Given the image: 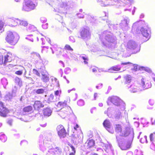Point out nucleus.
Wrapping results in <instances>:
<instances>
[{
  "label": "nucleus",
  "instance_id": "nucleus-1",
  "mask_svg": "<svg viewBox=\"0 0 155 155\" xmlns=\"http://www.w3.org/2000/svg\"><path fill=\"white\" fill-rule=\"evenodd\" d=\"M99 39L104 47L114 48L117 44L116 37L111 32L104 31L100 35Z\"/></svg>",
  "mask_w": 155,
  "mask_h": 155
},
{
  "label": "nucleus",
  "instance_id": "nucleus-2",
  "mask_svg": "<svg viewBox=\"0 0 155 155\" xmlns=\"http://www.w3.org/2000/svg\"><path fill=\"white\" fill-rule=\"evenodd\" d=\"M115 132L120 136L126 137L129 136L130 140H133L134 134L132 130L130 132L128 131L126 128H123L122 126L119 124H116L114 126Z\"/></svg>",
  "mask_w": 155,
  "mask_h": 155
},
{
  "label": "nucleus",
  "instance_id": "nucleus-3",
  "mask_svg": "<svg viewBox=\"0 0 155 155\" xmlns=\"http://www.w3.org/2000/svg\"><path fill=\"white\" fill-rule=\"evenodd\" d=\"M51 137H50L47 140H44L42 142H41L39 144L40 148L41 150L44 152L47 149L48 151L46 155H54V148H51Z\"/></svg>",
  "mask_w": 155,
  "mask_h": 155
},
{
  "label": "nucleus",
  "instance_id": "nucleus-4",
  "mask_svg": "<svg viewBox=\"0 0 155 155\" xmlns=\"http://www.w3.org/2000/svg\"><path fill=\"white\" fill-rule=\"evenodd\" d=\"M111 103L114 105L118 107L122 111L125 110V104L123 101L118 97L116 96H112L109 97L107 99V104L110 105Z\"/></svg>",
  "mask_w": 155,
  "mask_h": 155
},
{
  "label": "nucleus",
  "instance_id": "nucleus-5",
  "mask_svg": "<svg viewBox=\"0 0 155 155\" xmlns=\"http://www.w3.org/2000/svg\"><path fill=\"white\" fill-rule=\"evenodd\" d=\"M18 35L15 32L8 31L5 38L6 41L12 45H15L19 39Z\"/></svg>",
  "mask_w": 155,
  "mask_h": 155
},
{
  "label": "nucleus",
  "instance_id": "nucleus-6",
  "mask_svg": "<svg viewBox=\"0 0 155 155\" xmlns=\"http://www.w3.org/2000/svg\"><path fill=\"white\" fill-rule=\"evenodd\" d=\"M37 5L36 0H24L22 10L30 12L35 9Z\"/></svg>",
  "mask_w": 155,
  "mask_h": 155
},
{
  "label": "nucleus",
  "instance_id": "nucleus-7",
  "mask_svg": "<svg viewBox=\"0 0 155 155\" xmlns=\"http://www.w3.org/2000/svg\"><path fill=\"white\" fill-rule=\"evenodd\" d=\"M80 35L81 38L87 40L91 38V34L88 28H83L80 31Z\"/></svg>",
  "mask_w": 155,
  "mask_h": 155
},
{
  "label": "nucleus",
  "instance_id": "nucleus-8",
  "mask_svg": "<svg viewBox=\"0 0 155 155\" xmlns=\"http://www.w3.org/2000/svg\"><path fill=\"white\" fill-rule=\"evenodd\" d=\"M117 140L118 142L119 147L123 150H126L128 149L130 147L131 143L130 142L125 143L124 141H121L119 137H117Z\"/></svg>",
  "mask_w": 155,
  "mask_h": 155
},
{
  "label": "nucleus",
  "instance_id": "nucleus-9",
  "mask_svg": "<svg viewBox=\"0 0 155 155\" xmlns=\"http://www.w3.org/2000/svg\"><path fill=\"white\" fill-rule=\"evenodd\" d=\"M117 0H97V2L102 6H107L114 5L116 3Z\"/></svg>",
  "mask_w": 155,
  "mask_h": 155
},
{
  "label": "nucleus",
  "instance_id": "nucleus-10",
  "mask_svg": "<svg viewBox=\"0 0 155 155\" xmlns=\"http://www.w3.org/2000/svg\"><path fill=\"white\" fill-rule=\"evenodd\" d=\"M57 130L58 136L60 138L65 137L67 133L64 127L62 125H59L57 127Z\"/></svg>",
  "mask_w": 155,
  "mask_h": 155
},
{
  "label": "nucleus",
  "instance_id": "nucleus-11",
  "mask_svg": "<svg viewBox=\"0 0 155 155\" xmlns=\"http://www.w3.org/2000/svg\"><path fill=\"white\" fill-rule=\"evenodd\" d=\"M129 22V19L127 17H125L124 19L121 20L120 23V25L121 28L124 31H127L129 28L128 24Z\"/></svg>",
  "mask_w": 155,
  "mask_h": 155
},
{
  "label": "nucleus",
  "instance_id": "nucleus-12",
  "mask_svg": "<svg viewBox=\"0 0 155 155\" xmlns=\"http://www.w3.org/2000/svg\"><path fill=\"white\" fill-rule=\"evenodd\" d=\"M127 87L130 88L129 91L132 93H135L138 91H142V89L140 87L139 84H133L131 85L128 84Z\"/></svg>",
  "mask_w": 155,
  "mask_h": 155
},
{
  "label": "nucleus",
  "instance_id": "nucleus-13",
  "mask_svg": "<svg viewBox=\"0 0 155 155\" xmlns=\"http://www.w3.org/2000/svg\"><path fill=\"white\" fill-rule=\"evenodd\" d=\"M140 31L143 35L148 39L146 41L148 40L150 38V31L149 28L142 27L141 28Z\"/></svg>",
  "mask_w": 155,
  "mask_h": 155
},
{
  "label": "nucleus",
  "instance_id": "nucleus-14",
  "mask_svg": "<svg viewBox=\"0 0 155 155\" xmlns=\"http://www.w3.org/2000/svg\"><path fill=\"white\" fill-rule=\"evenodd\" d=\"M118 110L116 111L114 115V117L116 120H118L121 118L123 116V112H124V114H125V117H126V115L127 114L126 111L124 110L122 111L121 109L118 108Z\"/></svg>",
  "mask_w": 155,
  "mask_h": 155
},
{
  "label": "nucleus",
  "instance_id": "nucleus-15",
  "mask_svg": "<svg viewBox=\"0 0 155 155\" xmlns=\"http://www.w3.org/2000/svg\"><path fill=\"white\" fill-rule=\"evenodd\" d=\"M144 79L142 78L141 79V82L139 84L140 87L142 89V91L145 90L151 87V85L150 83H145Z\"/></svg>",
  "mask_w": 155,
  "mask_h": 155
},
{
  "label": "nucleus",
  "instance_id": "nucleus-16",
  "mask_svg": "<svg viewBox=\"0 0 155 155\" xmlns=\"http://www.w3.org/2000/svg\"><path fill=\"white\" fill-rule=\"evenodd\" d=\"M103 125L109 132L111 133H113L114 132V131L110 128L111 125L109 120H105L103 123Z\"/></svg>",
  "mask_w": 155,
  "mask_h": 155
},
{
  "label": "nucleus",
  "instance_id": "nucleus-17",
  "mask_svg": "<svg viewBox=\"0 0 155 155\" xmlns=\"http://www.w3.org/2000/svg\"><path fill=\"white\" fill-rule=\"evenodd\" d=\"M9 112L8 109L5 107L2 106L0 108V116L4 117H6Z\"/></svg>",
  "mask_w": 155,
  "mask_h": 155
},
{
  "label": "nucleus",
  "instance_id": "nucleus-18",
  "mask_svg": "<svg viewBox=\"0 0 155 155\" xmlns=\"http://www.w3.org/2000/svg\"><path fill=\"white\" fill-rule=\"evenodd\" d=\"M12 60V54L10 52H8L7 54L4 56V65H5L7 62H11Z\"/></svg>",
  "mask_w": 155,
  "mask_h": 155
},
{
  "label": "nucleus",
  "instance_id": "nucleus-19",
  "mask_svg": "<svg viewBox=\"0 0 155 155\" xmlns=\"http://www.w3.org/2000/svg\"><path fill=\"white\" fill-rule=\"evenodd\" d=\"M44 107V105L41 102L39 101H35L34 105V107L35 110H39Z\"/></svg>",
  "mask_w": 155,
  "mask_h": 155
},
{
  "label": "nucleus",
  "instance_id": "nucleus-20",
  "mask_svg": "<svg viewBox=\"0 0 155 155\" xmlns=\"http://www.w3.org/2000/svg\"><path fill=\"white\" fill-rule=\"evenodd\" d=\"M137 45L135 42L130 40L129 41L127 44V48L130 49H134L137 48Z\"/></svg>",
  "mask_w": 155,
  "mask_h": 155
},
{
  "label": "nucleus",
  "instance_id": "nucleus-21",
  "mask_svg": "<svg viewBox=\"0 0 155 155\" xmlns=\"http://www.w3.org/2000/svg\"><path fill=\"white\" fill-rule=\"evenodd\" d=\"M132 77L130 75L127 74L124 77L123 83L125 84L130 83L132 80Z\"/></svg>",
  "mask_w": 155,
  "mask_h": 155
},
{
  "label": "nucleus",
  "instance_id": "nucleus-22",
  "mask_svg": "<svg viewBox=\"0 0 155 155\" xmlns=\"http://www.w3.org/2000/svg\"><path fill=\"white\" fill-rule=\"evenodd\" d=\"M32 110V107L31 106H28L25 107L23 109V114H26L31 113Z\"/></svg>",
  "mask_w": 155,
  "mask_h": 155
},
{
  "label": "nucleus",
  "instance_id": "nucleus-23",
  "mask_svg": "<svg viewBox=\"0 0 155 155\" xmlns=\"http://www.w3.org/2000/svg\"><path fill=\"white\" fill-rule=\"evenodd\" d=\"M94 144V141L92 139L87 140L85 143V146H87V148H90L93 147Z\"/></svg>",
  "mask_w": 155,
  "mask_h": 155
},
{
  "label": "nucleus",
  "instance_id": "nucleus-24",
  "mask_svg": "<svg viewBox=\"0 0 155 155\" xmlns=\"http://www.w3.org/2000/svg\"><path fill=\"white\" fill-rule=\"evenodd\" d=\"M52 112V110L49 108H47L43 110V114L45 116H50Z\"/></svg>",
  "mask_w": 155,
  "mask_h": 155
},
{
  "label": "nucleus",
  "instance_id": "nucleus-25",
  "mask_svg": "<svg viewBox=\"0 0 155 155\" xmlns=\"http://www.w3.org/2000/svg\"><path fill=\"white\" fill-rule=\"evenodd\" d=\"M116 3L114 5H116L117 8H121L125 6L126 4L124 2L120 0H117Z\"/></svg>",
  "mask_w": 155,
  "mask_h": 155
},
{
  "label": "nucleus",
  "instance_id": "nucleus-26",
  "mask_svg": "<svg viewBox=\"0 0 155 155\" xmlns=\"http://www.w3.org/2000/svg\"><path fill=\"white\" fill-rule=\"evenodd\" d=\"M10 21L11 23L10 24V26H15L18 25L19 22H20V20L18 19H12L10 20Z\"/></svg>",
  "mask_w": 155,
  "mask_h": 155
},
{
  "label": "nucleus",
  "instance_id": "nucleus-27",
  "mask_svg": "<svg viewBox=\"0 0 155 155\" xmlns=\"http://www.w3.org/2000/svg\"><path fill=\"white\" fill-rule=\"evenodd\" d=\"M42 77L41 78V80L43 82L46 83L48 82L49 80L48 74L42 75Z\"/></svg>",
  "mask_w": 155,
  "mask_h": 155
},
{
  "label": "nucleus",
  "instance_id": "nucleus-28",
  "mask_svg": "<svg viewBox=\"0 0 155 155\" xmlns=\"http://www.w3.org/2000/svg\"><path fill=\"white\" fill-rule=\"evenodd\" d=\"M103 15H104V16L106 17L105 18V20H106V22L107 23V25L109 26V28H110V27L112 26V25L111 24V22L110 21H109V20L107 19L108 17L107 15L108 13L107 12H104L103 13Z\"/></svg>",
  "mask_w": 155,
  "mask_h": 155
},
{
  "label": "nucleus",
  "instance_id": "nucleus-29",
  "mask_svg": "<svg viewBox=\"0 0 155 155\" xmlns=\"http://www.w3.org/2000/svg\"><path fill=\"white\" fill-rule=\"evenodd\" d=\"M120 67L119 65L114 66L110 68L108 71H119L120 69Z\"/></svg>",
  "mask_w": 155,
  "mask_h": 155
},
{
  "label": "nucleus",
  "instance_id": "nucleus-30",
  "mask_svg": "<svg viewBox=\"0 0 155 155\" xmlns=\"http://www.w3.org/2000/svg\"><path fill=\"white\" fill-rule=\"evenodd\" d=\"M13 96L12 94L10 92H8L6 93L5 97V98L6 100H10L12 98Z\"/></svg>",
  "mask_w": 155,
  "mask_h": 155
},
{
  "label": "nucleus",
  "instance_id": "nucleus-31",
  "mask_svg": "<svg viewBox=\"0 0 155 155\" xmlns=\"http://www.w3.org/2000/svg\"><path fill=\"white\" fill-rule=\"evenodd\" d=\"M39 71L42 75L48 73L47 71L45 70V67L44 66H42L41 67V68L39 69Z\"/></svg>",
  "mask_w": 155,
  "mask_h": 155
},
{
  "label": "nucleus",
  "instance_id": "nucleus-32",
  "mask_svg": "<svg viewBox=\"0 0 155 155\" xmlns=\"http://www.w3.org/2000/svg\"><path fill=\"white\" fill-rule=\"evenodd\" d=\"M54 152L55 154H60L61 153V150L59 147H57L54 148Z\"/></svg>",
  "mask_w": 155,
  "mask_h": 155
},
{
  "label": "nucleus",
  "instance_id": "nucleus-33",
  "mask_svg": "<svg viewBox=\"0 0 155 155\" xmlns=\"http://www.w3.org/2000/svg\"><path fill=\"white\" fill-rule=\"evenodd\" d=\"M67 105L66 102H59L57 104V106L58 107L62 108L65 106Z\"/></svg>",
  "mask_w": 155,
  "mask_h": 155
},
{
  "label": "nucleus",
  "instance_id": "nucleus-34",
  "mask_svg": "<svg viewBox=\"0 0 155 155\" xmlns=\"http://www.w3.org/2000/svg\"><path fill=\"white\" fill-rule=\"evenodd\" d=\"M28 23L27 21L23 20H20L19 22L18 25L25 27L28 25Z\"/></svg>",
  "mask_w": 155,
  "mask_h": 155
},
{
  "label": "nucleus",
  "instance_id": "nucleus-35",
  "mask_svg": "<svg viewBox=\"0 0 155 155\" xmlns=\"http://www.w3.org/2000/svg\"><path fill=\"white\" fill-rule=\"evenodd\" d=\"M80 58L81 59H82L84 60V62L85 64H87L88 63L87 62L88 61L87 57L85 55H83L80 56Z\"/></svg>",
  "mask_w": 155,
  "mask_h": 155
},
{
  "label": "nucleus",
  "instance_id": "nucleus-36",
  "mask_svg": "<svg viewBox=\"0 0 155 155\" xmlns=\"http://www.w3.org/2000/svg\"><path fill=\"white\" fill-rule=\"evenodd\" d=\"M54 96L52 94H51L49 96L48 99L47 100L48 102L49 103L54 102Z\"/></svg>",
  "mask_w": 155,
  "mask_h": 155
},
{
  "label": "nucleus",
  "instance_id": "nucleus-37",
  "mask_svg": "<svg viewBox=\"0 0 155 155\" xmlns=\"http://www.w3.org/2000/svg\"><path fill=\"white\" fill-rule=\"evenodd\" d=\"M7 139V138L4 134H1L0 135V140L3 142H5Z\"/></svg>",
  "mask_w": 155,
  "mask_h": 155
},
{
  "label": "nucleus",
  "instance_id": "nucleus-38",
  "mask_svg": "<svg viewBox=\"0 0 155 155\" xmlns=\"http://www.w3.org/2000/svg\"><path fill=\"white\" fill-rule=\"evenodd\" d=\"M36 29V28L33 25H28V28L27 30L28 31H34Z\"/></svg>",
  "mask_w": 155,
  "mask_h": 155
},
{
  "label": "nucleus",
  "instance_id": "nucleus-39",
  "mask_svg": "<svg viewBox=\"0 0 155 155\" xmlns=\"http://www.w3.org/2000/svg\"><path fill=\"white\" fill-rule=\"evenodd\" d=\"M119 55V53H117L115 52H113L111 54V55L108 57L110 58L116 59L117 58V57Z\"/></svg>",
  "mask_w": 155,
  "mask_h": 155
},
{
  "label": "nucleus",
  "instance_id": "nucleus-40",
  "mask_svg": "<svg viewBox=\"0 0 155 155\" xmlns=\"http://www.w3.org/2000/svg\"><path fill=\"white\" fill-rule=\"evenodd\" d=\"M36 93L38 94H42L45 92V90L42 88L38 89L35 91Z\"/></svg>",
  "mask_w": 155,
  "mask_h": 155
},
{
  "label": "nucleus",
  "instance_id": "nucleus-41",
  "mask_svg": "<svg viewBox=\"0 0 155 155\" xmlns=\"http://www.w3.org/2000/svg\"><path fill=\"white\" fill-rule=\"evenodd\" d=\"M147 137L146 136H144L143 137H141L140 140V142L142 143H144L145 142L146 143H147Z\"/></svg>",
  "mask_w": 155,
  "mask_h": 155
},
{
  "label": "nucleus",
  "instance_id": "nucleus-42",
  "mask_svg": "<svg viewBox=\"0 0 155 155\" xmlns=\"http://www.w3.org/2000/svg\"><path fill=\"white\" fill-rule=\"evenodd\" d=\"M2 82L4 87L5 88L6 86L8 84L7 80L5 78H3L2 80Z\"/></svg>",
  "mask_w": 155,
  "mask_h": 155
},
{
  "label": "nucleus",
  "instance_id": "nucleus-43",
  "mask_svg": "<svg viewBox=\"0 0 155 155\" xmlns=\"http://www.w3.org/2000/svg\"><path fill=\"white\" fill-rule=\"evenodd\" d=\"M15 80L16 83L19 87H21L22 85V81L19 78H15Z\"/></svg>",
  "mask_w": 155,
  "mask_h": 155
},
{
  "label": "nucleus",
  "instance_id": "nucleus-44",
  "mask_svg": "<svg viewBox=\"0 0 155 155\" xmlns=\"http://www.w3.org/2000/svg\"><path fill=\"white\" fill-rule=\"evenodd\" d=\"M111 110V108H108L107 111H105L104 112L105 114H107L109 117H112V115L110 114V112Z\"/></svg>",
  "mask_w": 155,
  "mask_h": 155
},
{
  "label": "nucleus",
  "instance_id": "nucleus-45",
  "mask_svg": "<svg viewBox=\"0 0 155 155\" xmlns=\"http://www.w3.org/2000/svg\"><path fill=\"white\" fill-rule=\"evenodd\" d=\"M155 137V132L153 134H151L150 136V140L152 143L154 141V139Z\"/></svg>",
  "mask_w": 155,
  "mask_h": 155
},
{
  "label": "nucleus",
  "instance_id": "nucleus-46",
  "mask_svg": "<svg viewBox=\"0 0 155 155\" xmlns=\"http://www.w3.org/2000/svg\"><path fill=\"white\" fill-rule=\"evenodd\" d=\"M77 104L79 106H83L84 105V102L83 100L81 99L78 101Z\"/></svg>",
  "mask_w": 155,
  "mask_h": 155
},
{
  "label": "nucleus",
  "instance_id": "nucleus-47",
  "mask_svg": "<svg viewBox=\"0 0 155 155\" xmlns=\"http://www.w3.org/2000/svg\"><path fill=\"white\" fill-rule=\"evenodd\" d=\"M32 72L33 74H35L37 76L40 77V73L38 72V71L35 69H33L32 70Z\"/></svg>",
  "mask_w": 155,
  "mask_h": 155
},
{
  "label": "nucleus",
  "instance_id": "nucleus-48",
  "mask_svg": "<svg viewBox=\"0 0 155 155\" xmlns=\"http://www.w3.org/2000/svg\"><path fill=\"white\" fill-rule=\"evenodd\" d=\"M84 13H83V14H81V13H77L76 14V15L77 16L78 18H83L84 17Z\"/></svg>",
  "mask_w": 155,
  "mask_h": 155
},
{
  "label": "nucleus",
  "instance_id": "nucleus-49",
  "mask_svg": "<svg viewBox=\"0 0 155 155\" xmlns=\"http://www.w3.org/2000/svg\"><path fill=\"white\" fill-rule=\"evenodd\" d=\"M4 24L2 22H0V33H2L4 31L3 28Z\"/></svg>",
  "mask_w": 155,
  "mask_h": 155
},
{
  "label": "nucleus",
  "instance_id": "nucleus-50",
  "mask_svg": "<svg viewBox=\"0 0 155 155\" xmlns=\"http://www.w3.org/2000/svg\"><path fill=\"white\" fill-rule=\"evenodd\" d=\"M32 36V35H28L27 36V37L25 38V39H28L31 42H33V39L31 37Z\"/></svg>",
  "mask_w": 155,
  "mask_h": 155
},
{
  "label": "nucleus",
  "instance_id": "nucleus-51",
  "mask_svg": "<svg viewBox=\"0 0 155 155\" xmlns=\"http://www.w3.org/2000/svg\"><path fill=\"white\" fill-rule=\"evenodd\" d=\"M64 48L65 49H66L69 51H73V49L71 47L70 45H66L65 46Z\"/></svg>",
  "mask_w": 155,
  "mask_h": 155
},
{
  "label": "nucleus",
  "instance_id": "nucleus-52",
  "mask_svg": "<svg viewBox=\"0 0 155 155\" xmlns=\"http://www.w3.org/2000/svg\"><path fill=\"white\" fill-rule=\"evenodd\" d=\"M71 147L72 150V151L73 152L70 153V154H69V155H74L75 153V148H74V147H73L72 145H71Z\"/></svg>",
  "mask_w": 155,
  "mask_h": 155
},
{
  "label": "nucleus",
  "instance_id": "nucleus-53",
  "mask_svg": "<svg viewBox=\"0 0 155 155\" xmlns=\"http://www.w3.org/2000/svg\"><path fill=\"white\" fill-rule=\"evenodd\" d=\"M69 41L71 43H74L75 42V40L74 37L73 36H71L69 37Z\"/></svg>",
  "mask_w": 155,
  "mask_h": 155
},
{
  "label": "nucleus",
  "instance_id": "nucleus-54",
  "mask_svg": "<svg viewBox=\"0 0 155 155\" xmlns=\"http://www.w3.org/2000/svg\"><path fill=\"white\" fill-rule=\"evenodd\" d=\"M4 58L3 56L2 55H0V64H4Z\"/></svg>",
  "mask_w": 155,
  "mask_h": 155
},
{
  "label": "nucleus",
  "instance_id": "nucleus-55",
  "mask_svg": "<svg viewBox=\"0 0 155 155\" xmlns=\"http://www.w3.org/2000/svg\"><path fill=\"white\" fill-rule=\"evenodd\" d=\"M40 21L43 23H45L47 21L46 18L44 17H41L40 18Z\"/></svg>",
  "mask_w": 155,
  "mask_h": 155
},
{
  "label": "nucleus",
  "instance_id": "nucleus-56",
  "mask_svg": "<svg viewBox=\"0 0 155 155\" xmlns=\"http://www.w3.org/2000/svg\"><path fill=\"white\" fill-rule=\"evenodd\" d=\"M135 155H142L140 151H139L138 150H136L134 151Z\"/></svg>",
  "mask_w": 155,
  "mask_h": 155
},
{
  "label": "nucleus",
  "instance_id": "nucleus-57",
  "mask_svg": "<svg viewBox=\"0 0 155 155\" xmlns=\"http://www.w3.org/2000/svg\"><path fill=\"white\" fill-rule=\"evenodd\" d=\"M103 86V84L102 83H100L97 86H96V87L98 89L101 88Z\"/></svg>",
  "mask_w": 155,
  "mask_h": 155
},
{
  "label": "nucleus",
  "instance_id": "nucleus-58",
  "mask_svg": "<svg viewBox=\"0 0 155 155\" xmlns=\"http://www.w3.org/2000/svg\"><path fill=\"white\" fill-rule=\"evenodd\" d=\"M149 103L150 105H153L154 103V101L153 99H150L149 101Z\"/></svg>",
  "mask_w": 155,
  "mask_h": 155
},
{
  "label": "nucleus",
  "instance_id": "nucleus-59",
  "mask_svg": "<svg viewBox=\"0 0 155 155\" xmlns=\"http://www.w3.org/2000/svg\"><path fill=\"white\" fill-rule=\"evenodd\" d=\"M22 73V71H18L15 72V74L18 75H21Z\"/></svg>",
  "mask_w": 155,
  "mask_h": 155
},
{
  "label": "nucleus",
  "instance_id": "nucleus-60",
  "mask_svg": "<svg viewBox=\"0 0 155 155\" xmlns=\"http://www.w3.org/2000/svg\"><path fill=\"white\" fill-rule=\"evenodd\" d=\"M144 70L146 71L149 73L151 72V69L148 68H144Z\"/></svg>",
  "mask_w": 155,
  "mask_h": 155
},
{
  "label": "nucleus",
  "instance_id": "nucleus-61",
  "mask_svg": "<svg viewBox=\"0 0 155 155\" xmlns=\"http://www.w3.org/2000/svg\"><path fill=\"white\" fill-rule=\"evenodd\" d=\"M109 71L107 70H104L103 68H100L98 69V71L99 72H107L108 71Z\"/></svg>",
  "mask_w": 155,
  "mask_h": 155
},
{
  "label": "nucleus",
  "instance_id": "nucleus-62",
  "mask_svg": "<svg viewBox=\"0 0 155 155\" xmlns=\"http://www.w3.org/2000/svg\"><path fill=\"white\" fill-rule=\"evenodd\" d=\"M48 24L46 23L45 24H43L42 25V28L44 29H46L48 28Z\"/></svg>",
  "mask_w": 155,
  "mask_h": 155
},
{
  "label": "nucleus",
  "instance_id": "nucleus-63",
  "mask_svg": "<svg viewBox=\"0 0 155 155\" xmlns=\"http://www.w3.org/2000/svg\"><path fill=\"white\" fill-rule=\"evenodd\" d=\"M121 64L122 65H127V64H129L130 65H134L132 63H131L130 62H125V63H121Z\"/></svg>",
  "mask_w": 155,
  "mask_h": 155
},
{
  "label": "nucleus",
  "instance_id": "nucleus-64",
  "mask_svg": "<svg viewBox=\"0 0 155 155\" xmlns=\"http://www.w3.org/2000/svg\"><path fill=\"white\" fill-rule=\"evenodd\" d=\"M12 120L11 119H10L8 120V123L10 126H11L12 125Z\"/></svg>",
  "mask_w": 155,
  "mask_h": 155
}]
</instances>
